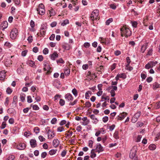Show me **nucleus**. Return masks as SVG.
<instances>
[{
    "mask_svg": "<svg viewBox=\"0 0 160 160\" xmlns=\"http://www.w3.org/2000/svg\"><path fill=\"white\" fill-rule=\"evenodd\" d=\"M121 33L122 36H125L126 38L130 36L132 34L130 30L125 26L121 28Z\"/></svg>",
    "mask_w": 160,
    "mask_h": 160,
    "instance_id": "nucleus-1",
    "label": "nucleus"
},
{
    "mask_svg": "<svg viewBox=\"0 0 160 160\" xmlns=\"http://www.w3.org/2000/svg\"><path fill=\"white\" fill-rule=\"evenodd\" d=\"M137 151V148L136 146H134L131 149L129 154V157L132 159V160H138L136 156Z\"/></svg>",
    "mask_w": 160,
    "mask_h": 160,
    "instance_id": "nucleus-2",
    "label": "nucleus"
},
{
    "mask_svg": "<svg viewBox=\"0 0 160 160\" xmlns=\"http://www.w3.org/2000/svg\"><path fill=\"white\" fill-rule=\"evenodd\" d=\"M90 18L91 19L92 21L99 20V11L97 9L93 10L91 15Z\"/></svg>",
    "mask_w": 160,
    "mask_h": 160,
    "instance_id": "nucleus-3",
    "label": "nucleus"
},
{
    "mask_svg": "<svg viewBox=\"0 0 160 160\" xmlns=\"http://www.w3.org/2000/svg\"><path fill=\"white\" fill-rule=\"evenodd\" d=\"M38 13L40 15H44L45 12V9L44 5L42 3L40 4L37 9Z\"/></svg>",
    "mask_w": 160,
    "mask_h": 160,
    "instance_id": "nucleus-4",
    "label": "nucleus"
},
{
    "mask_svg": "<svg viewBox=\"0 0 160 160\" xmlns=\"http://www.w3.org/2000/svg\"><path fill=\"white\" fill-rule=\"evenodd\" d=\"M18 30L16 28L12 29L10 33V37L12 39H15L18 35Z\"/></svg>",
    "mask_w": 160,
    "mask_h": 160,
    "instance_id": "nucleus-5",
    "label": "nucleus"
},
{
    "mask_svg": "<svg viewBox=\"0 0 160 160\" xmlns=\"http://www.w3.org/2000/svg\"><path fill=\"white\" fill-rule=\"evenodd\" d=\"M94 149L96 152H98V153L103 151V148L100 144H97L96 148Z\"/></svg>",
    "mask_w": 160,
    "mask_h": 160,
    "instance_id": "nucleus-6",
    "label": "nucleus"
},
{
    "mask_svg": "<svg viewBox=\"0 0 160 160\" xmlns=\"http://www.w3.org/2000/svg\"><path fill=\"white\" fill-rule=\"evenodd\" d=\"M47 29V27L44 26L42 25L40 30V34L42 36H43L45 35L46 30Z\"/></svg>",
    "mask_w": 160,
    "mask_h": 160,
    "instance_id": "nucleus-7",
    "label": "nucleus"
},
{
    "mask_svg": "<svg viewBox=\"0 0 160 160\" xmlns=\"http://www.w3.org/2000/svg\"><path fill=\"white\" fill-rule=\"evenodd\" d=\"M48 134V139H51L52 138L55 136V134L53 131L51 130H48L47 132Z\"/></svg>",
    "mask_w": 160,
    "mask_h": 160,
    "instance_id": "nucleus-8",
    "label": "nucleus"
},
{
    "mask_svg": "<svg viewBox=\"0 0 160 160\" xmlns=\"http://www.w3.org/2000/svg\"><path fill=\"white\" fill-rule=\"evenodd\" d=\"M8 22L7 21H4L2 23L0 27L2 28V30L4 31L5 29L8 27Z\"/></svg>",
    "mask_w": 160,
    "mask_h": 160,
    "instance_id": "nucleus-9",
    "label": "nucleus"
},
{
    "mask_svg": "<svg viewBox=\"0 0 160 160\" xmlns=\"http://www.w3.org/2000/svg\"><path fill=\"white\" fill-rule=\"evenodd\" d=\"M26 147V145L24 143H20L17 146V148L20 150H23Z\"/></svg>",
    "mask_w": 160,
    "mask_h": 160,
    "instance_id": "nucleus-10",
    "label": "nucleus"
},
{
    "mask_svg": "<svg viewBox=\"0 0 160 160\" xmlns=\"http://www.w3.org/2000/svg\"><path fill=\"white\" fill-rule=\"evenodd\" d=\"M58 54L56 52H54V53L50 55V58L52 60H54L55 59L58 57Z\"/></svg>",
    "mask_w": 160,
    "mask_h": 160,
    "instance_id": "nucleus-11",
    "label": "nucleus"
},
{
    "mask_svg": "<svg viewBox=\"0 0 160 160\" xmlns=\"http://www.w3.org/2000/svg\"><path fill=\"white\" fill-rule=\"evenodd\" d=\"M30 143L32 148H34L37 145L36 141L35 139H32L30 141Z\"/></svg>",
    "mask_w": 160,
    "mask_h": 160,
    "instance_id": "nucleus-12",
    "label": "nucleus"
},
{
    "mask_svg": "<svg viewBox=\"0 0 160 160\" xmlns=\"http://www.w3.org/2000/svg\"><path fill=\"white\" fill-rule=\"evenodd\" d=\"M62 47L63 48L67 50H69L72 48L71 46L67 43H65L62 45Z\"/></svg>",
    "mask_w": 160,
    "mask_h": 160,
    "instance_id": "nucleus-13",
    "label": "nucleus"
},
{
    "mask_svg": "<svg viewBox=\"0 0 160 160\" xmlns=\"http://www.w3.org/2000/svg\"><path fill=\"white\" fill-rule=\"evenodd\" d=\"M5 73L4 71H2L0 72V80H3L5 78Z\"/></svg>",
    "mask_w": 160,
    "mask_h": 160,
    "instance_id": "nucleus-14",
    "label": "nucleus"
},
{
    "mask_svg": "<svg viewBox=\"0 0 160 160\" xmlns=\"http://www.w3.org/2000/svg\"><path fill=\"white\" fill-rule=\"evenodd\" d=\"M52 143L53 146L54 147L56 148L58 146L59 143V142L58 139H54Z\"/></svg>",
    "mask_w": 160,
    "mask_h": 160,
    "instance_id": "nucleus-15",
    "label": "nucleus"
},
{
    "mask_svg": "<svg viewBox=\"0 0 160 160\" xmlns=\"http://www.w3.org/2000/svg\"><path fill=\"white\" fill-rule=\"evenodd\" d=\"M65 98L68 101L72 100L73 99L72 95L70 93H68L66 95Z\"/></svg>",
    "mask_w": 160,
    "mask_h": 160,
    "instance_id": "nucleus-16",
    "label": "nucleus"
},
{
    "mask_svg": "<svg viewBox=\"0 0 160 160\" xmlns=\"http://www.w3.org/2000/svg\"><path fill=\"white\" fill-rule=\"evenodd\" d=\"M90 118L94 121V122L96 123L98 122V120L97 118L95 117V116L94 114L91 115L90 116Z\"/></svg>",
    "mask_w": 160,
    "mask_h": 160,
    "instance_id": "nucleus-17",
    "label": "nucleus"
},
{
    "mask_svg": "<svg viewBox=\"0 0 160 160\" xmlns=\"http://www.w3.org/2000/svg\"><path fill=\"white\" fill-rule=\"evenodd\" d=\"M148 44L143 45L141 48V51L142 53H144L147 48Z\"/></svg>",
    "mask_w": 160,
    "mask_h": 160,
    "instance_id": "nucleus-18",
    "label": "nucleus"
},
{
    "mask_svg": "<svg viewBox=\"0 0 160 160\" xmlns=\"http://www.w3.org/2000/svg\"><path fill=\"white\" fill-rule=\"evenodd\" d=\"M64 74L66 76H68L70 73V70L69 68L67 67L64 71Z\"/></svg>",
    "mask_w": 160,
    "mask_h": 160,
    "instance_id": "nucleus-19",
    "label": "nucleus"
},
{
    "mask_svg": "<svg viewBox=\"0 0 160 160\" xmlns=\"http://www.w3.org/2000/svg\"><path fill=\"white\" fill-rule=\"evenodd\" d=\"M160 88V84L157 82H155L153 84V88L155 89Z\"/></svg>",
    "mask_w": 160,
    "mask_h": 160,
    "instance_id": "nucleus-20",
    "label": "nucleus"
},
{
    "mask_svg": "<svg viewBox=\"0 0 160 160\" xmlns=\"http://www.w3.org/2000/svg\"><path fill=\"white\" fill-rule=\"evenodd\" d=\"M94 151H95V149H92L91 151V155L90 156V157L91 158H94L96 157V154H95V152H94Z\"/></svg>",
    "mask_w": 160,
    "mask_h": 160,
    "instance_id": "nucleus-21",
    "label": "nucleus"
},
{
    "mask_svg": "<svg viewBox=\"0 0 160 160\" xmlns=\"http://www.w3.org/2000/svg\"><path fill=\"white\" fill-rule=\"evenodd\" d=\"M17 97L16 96H14L13 98V100L12 102V105L13 106H15L16 103H17Z\"/></svg>",
    "mask_w": 160,
    "mask_h": 160,
    "instance_id": "nucleus-22",
    "label": "nucleus"
},
{
    "mask_svg": "<svg viewBox=\"0 0 160 160\" xmlns=\"http://www.w3.org/2000/svg\"><path fill=\"white\" fill-rule=\"evenodd\" d=\"M153 66V63L152 62L148 63L145 65V67L146 69H149L150 68L152 67Z\"/></svg>",
    "mask_w": 160,
    "mask_h": 160,
    "instance_id": "nucleus-23",
    "label": "nucleus"
},
{
    "mask_svg": "<svg viewBox=\"0 0 160 160\" xmlns=\"http://www.w3.org/2000/svg\"><path fill=\"white\" fill-rule=\"evenodd\" d=\"M156 145L154 144H150L149 146V149L151 150H153L156 149Z\"/></svg>",
    "mask_w": 160,
    "mask_h": 160,
    "instance_id": "nucleus-24",
    "label": "nucleus"
},
{
    "mask_svg": "<svg viewBox=\"0 0 160 160\" xmlns=\"http://www.w3.org/2000/svg\"><path fill=\"white\" fill-rule=\"evenodd\" d=\"M127 115V113L125 112H123L121 113V120L123 119L126 117Z\"/></svg>",
    "mask_w": 160,
    "mask_h": 160,
    "instance_id": "nucleus-25",
    "label": "nucleus"
},
{
    "mask_svg": "<svg viewBox=\"0 0 160 160\" xmlns=\"http://www.w3.org/2000/svg\"><path fill=\"white\" fill-rule=\"evenodd\" d=\"M57 151V149L51 150L49 152V154L51 155H53L56 153Z\"/></svg>",
    "mask_w": 160,
    "mask_h": 160,
    "instance_id": "nucleus-26",
    "label": "nucleus"
},
{
    "mask_svg": "<svg viewBox=\"0 0 160 160\" xmlns=\"http://www.w3.org/2000/svg\"><path fill=\"white\" fill-rule=\"evenodd\" d=\"M72 92L75 97H76L78 96V92L77 90L75 88L72 90Z\"/></svg>",
    "mask_w": 160,
    "mask_h": 160,
    "instance_id": "nucleus-27",
    "label": "nucleus"
},
{
    "mask_svg": "<svg viewBox=\"0 0 160 160\" xmlns=\"http://www.w3.org/2000/svg\"><path fill=\"white\" fill-rule=\"evenodd\" d=\"M91 94V92L90 91H88L87 92L85 93V98L87 99H89L90 97L89 94Z\"/></svg>",
    "mask_w": 160,
    "mask_h": 160,
    "instance_id": "nucleus-28",
    "label": "nucleus"
},
{
    "mask_svg": "<svg viewBox=\"0 0 160 160\" xmlns=\"http://www.w3.org/2000/svg\"><path fill=\"white\" fill-rule=\"evenodd\" d=\"M6 92L7 94H10L12 92V90L10 88L8 87L7 88Z\"/></svg>",
    "mask_w": 160,
    "mask_h": 160,
    "instance_id": "nucleus-29",
    "label": "nucleus"
},
{
    "mask_svg": "<svg viewBox=\"0 0 160 160\" xmlns=\"http://www.w3.org/2000/svg\"><path fill=\"white\" fill-rule=\"evenodd\" d=\"M34 131L36 134H37L40 132V129L38 127H36L34 128Z\"/></svg>",
    "mask_w": 160,
    "mask_h": 160,
    "instance_id": "nucleus-30",
    "label": "nucleus"
},
{
    "mask_svg": "<svg viewBox=\"0 0 160 160\" xmlns=\"http://www.w3.org/2000/svg\"><path fill=\"white\" fill-rule=\"evenodd\" d=\"M125 69L129 71H131L133 69V68L132 67L130 66L129 64H128L126 67Z\"/></svg>",
    "mask_w": 160,
    "mask_h": 160,
    "instance_id": "nucleus-31",
    "label": "nucleus"
},
{
    "mask_svg": "<svg viewBox=\"0 0 160 160\" xmlns=\"http://www.w3.org/2000/svg\"><path fill=\"white\" fill-rule=\"evenodd\" d=\"M118 133H119L118 131H115L114 132V137L115 138L117 139L119 138Z\"/></svg>",
    "mask_w": 160,
    "mask_h": 160,
    "instance_id": "nucleus-32",
    "label": "nucleus"
},
{
    "mask_svg": "<svg viewBox=\"0 0 160 160\" xmlns=\"http://www.w3.org/2000/svg\"><path fill=\"white\" fill-rule=\"evenodd\" d=\"M25 94L23 93H22L21 94L20 97V98L21 100V101L22 102H23L24 100H25Z\"/></svg>",
    "mask_w": 160,
    "mask_h": 160,
    "instance_id": "nucleus-33",
    "label": "nucleus"
},
{
    "mask_svg": "<svg viewBox=\"0 0 160 160\" xmlns=\"http://www.w3.org/2000/svg\"><path fill=\"white\" fill-rule=\"evenodd\" d=\"M141 112L140 111L136 113L134 115L135 117L137 118L138 119L139 117L141 115Z\"/></svg>",
    "mask_w": 160,
    "mask_h": 160,
    "instance_id": "nucleus-34",
    "label": "nucleus"
},
{
    "mask_svg": "<svg viewBox=\"0 0 160 160\" xmlns=\"http://www.w3.org/2000/svg\"><path fill=\"white\" fill-rule=\"evenodd\" d=\"M112 21V18H110L107 20L106 22V24L107 25H108Z\"/></svg>",
    "mask_w": 160,
    "mask_h": 160,
    "instance_id": "nucleus-35",
    "label": "nucleus"
},
{
    "mask_svg": "<svg viewBox=\"0 0 160 160\" xmlns=\"http://www.w3.org/2000/svg\"><path fill=\"white\" fill-rule=\"evenodd\" d=\"M69 21L68 20H66L63 21V22L61 23V25L62 26H64L67 24L68 23Z\"/></svg>",
    "mask_w": 160,
    "mask_h": 160,
    "instance_id": "nucleus-36",
    "label": "nucleus"
},
{
    "mask_svg": "<svg viewBox=\"0 0 160 160\" xmlns=\"http://www.w3.org/2000/svg\"><path fill=\"white\" fill-rule=\"evenodd\" d=\"M138 119L133 116L132 118V122L133 123H135L138 121Z\"/></svg>",
    "mask_w": 160,
    "mask_h": 160,
    "instance_id": "nucleus-37",
    "label": "nucleus"
},
{
    "mask_svg": "<svg viewBox=\"0 0 160 160\" xmlns=\"http://www.w3.org/2000/svg\"><path fill=\"white\" fill-rule=\"evenodd\" d=\"M32 100L30 96H28L27 97V102H28L30 103L32 102Z\"/></svg>",
    "mask_w": 160,
    "mask_h": 160,
    "instance_id": "nucleus-38",
    "label": "nucleus"
},
{
    "mask_svg": "<svg viewBox=\"0 0 160 160\" xmlns=\"http://www.w3.org/2000/svg\"><path fill=\"white\" fill-rule=\"evenodd\" d=\"M39 140L41 142L45 141V139L42 136H40L38 137Z\"/></svg>",
    "mask_w": 160,
    "mask_h": 160,
    "instance_id": "nucleus-39",
    "label": "nucleus"
},
{
    "mask_svg": "<svg viewBox=\"0 0 160 160\" xmlns=\"http://www.w3.org/2000/svg\"><path fill=\"white\" fill-rule=\"evenodd\" d=\"M59 104L61 106H63L65 104V101L62 99H60L59 101Z\"/></svg>",
    "mask_w": 160,
    "mask_h": 160,
    "instance_id": "nucleus-40",
    "label": "nucleus"
},
{
    "mask_svg": "<svg viewBox=\"0 0 160 160\" xmlns=\"http://www.w3.org/2000/svg\"><path fill=\"white\" fill-rule=\"evenodd\" d=\"M91 104L89 102H87L85 103V107L87 108H89L91 106Z\"/></svg>",
    "mask_w": 160,
    "mask_h": 160,
    "instance_id": "nucleus-41",
    "label": "nucleus"
},
{
    "mask_svg": "<svg viewBox=\"0 0 160 160\" xmlns=\"http://www.w3.org/2000/svg\"><path fill=\"white\" fill-rule=\"evenodd\" d=\"M29 65L30 66L32 67H34L35 66V64L34 62L32 61H30L28 62Z\"/></svg>",
    "mask_w": 160,
    "mask_h": 160,
    "instance_id": "nucleus-42",
    "label": "nucleus"
},
{
    "mask_svg": "<svg viewBox=\"0 0 160 160\" xmlns=\"http://www.w3.org/2000/svg\"><path fill=\"white\" fill-rule=\"evenodd\" d=\"M98 131L100 132V134H104L105 132V130L103 128H101Z\"/></svg>",
    "mask_w": 160,
    "mask_h": 160,
    "instance_id": "nucleus-43",
    "label": "nucleus"
},
{
    "mask_svg": "<svg viewBox=\"0 0 160 160\" xmlns=\"http://www.w3.org/2000/svg\"><path fill=\"white\" fill-rule=\"evenodd\" d=\"M64 130V129L62 127H60L57 128V131L59 132H61Z\"/></svg>",
    "mask_w": 160,
    "mask_h": 160,
    "instance_id": "nucleus-44",
    "label": "nucleus"
},
{
    "mask_svg": "<svg viewBox=\"0 0 160 160\" xmlns=\"http://www.w3.org/2000/svg\"><path fill=\"white\" fill-rule=\"evenodd\" d=\"M43 52L44 54L46 55L48 53V50L47 48H45L44 49L43 51Z\"/></svg>",
    "mask_w": 160,
    "mask_h": 160,
    "instance_id": "nucleus-45",
    "label": "nucleus"
},
{
    "mask_svg": "<svg viewBox=\"0 0 160 160\" xmlns=\"http://www.w3.org/2000/svg\"><path fill=\"white\" fill-rule=\"evenodd\" d=\"M108 120V118L107 116L104 117L102 118V121L104 122H107Z\"/></svg>",
    "mask_w": 160,
    "mask_h": 160,
    "instance_id": "nucleus-46",
    "label": "nucleus"
},
{
    "mask_svg": "<svg viewBox=\"0 0 160 160\" xmlns=\"http://www.w3.org/2000/svg\"><path fill=\"white\" fill-rule=\"evenodd\" d=\"M49 13H50V17H51L52 16H54L55 14V12L52 10H50L49 11Z\"/></svg>",
    "mask_w": 160,
    "mask_h": 160,
    "instance_id": "nucleus-47",
    "label": "nucleus"
},
{
    "mask_svg": "<svg viewBox=\"0 0 160 160\" xmlns=\"http://www.w3.org/2000/svg\"><path fill=\"white\" fill-rule=\"evenodd\" d=\"M6 126V124L5 122H3L2 123L0 128L2 129H3L5 128Z\"/></svg>",
    "mask_w": 160,
    "mask_h": 160,
    "instance_id": "nucleus-48",
    "label": "nucleus"
},
{
    "mask_svg": "<svg viewBox=\"0 0 160 160\" xmlns=\"http://www.w3.org/2000/svg\"><path fill=\"white\" fill-rule=\"evenodd\" d=\"M57 121V119L55 118H53L51 121V123L52 124H55Z\"/></svg>",
    "mask_w": 160,
    "mask_h": 160,
    "instance_id": "nucleus-49",
    "label": "nucleus"
},
{
    "mask_svg": "<svg viewBox=\"0 0 160 160\" xmlns=\"http://www.w3.org/2000/svg\"><path fill=\"white\" fill-rule=\"evenodd\" d=\"M32 37L31 36H29L27 39L29 43H31L32 42Z\"/></svg>",
    "mask_w": 160,
    "mask_h": 160,
    "instance_id": "nucleus-50",
    "label": "nucleus"
},
{
    "mask_svg": "<svg viewBox=\"0 0 160 160\" xmlns=\"http://www.w3.org/2000/svg\"><path fill=\"white\" fill-rule=\"evenodd\" d=\"M132 26L134 28H136L138 24V23L136 22H132Z\"/></svg>",
    "mask_w": 160,
    "mask_h": 160,
    "instance_id": "nucleus-51",
    "label": "nucleus"
},
{
    "mask_svg": "<svg viewBox=\"0 0 160 160\" xmlns=\"http://www.w3.org/2000/svg\"><path fill=\"white\" fill-rule=\"evenodd\" d=\"M126 78V75L125 73H121V78L124 79Z\"/></svg>",
    "mask_w": 160,
    "mask_h": 160,
    "instance_id": "nucleus-52",
    "label": "nucleus"
},
{
    "mask_svg": "<svg viewBox=\"0 0 160 160\" xmlns=\"http://www.w3.org/2000/svg\"><path fill=\"white\" fill-rule=\"evenodd\" d=\"M67 153V152L65 150H63L61 153V155L62 157H64L65 156Z\"/></svg>",
    "mask_w": 160,
    "mask_h": 160,
    "instance_id": "nucleus-53",
    "label": "nucleus"
},
{
    "mask_svg": "<svg viewBox=\"0 0 160 160\" xmlns=\"http://www.w3.org/2000/svg\"><path fill=\"white\" fill-rule=\"evenodd\" d=\"M93 143V142L92 140H89L88 142V146L91 148H92V144Z\"/></svg>",
    "mask_w": 160,
    "mask_h": 160,
    "instance_id": "nucleus-54",
    "label": "nucleus"
},
{
    "mask_svg": "<svg viewBox=\"0 0 160 160\" xmlns=\"http://www.w3.org/2000/svg\"><path fill=\"white\" fill-rule=\"evenodd\" d=\"M9 102V98L8 97H7L6 98L5 102L4 103L5 105L6 106H7Z\"/></svg>",
    "mask_w": 160,
    "mask_h": 160,
    "instance_id": "nucleus-55",
    "label": "nucleus"
},
{
    "mask_svg": "<svg viewBox=\"0 0 160 160\" xmlns=\"http://www.w3.org/2000/svg\"><path fill=\"white\" fill-rule=\"evenodd\" d=\"M43 59V58L42 55H39L38 57V59L40 61H42Z\"/></svg>",
    "mask_w": 160,
    "mask_h": 160,
    "instance_id": "nucleus-56",
    "label": "nucleus"
},
{
    "mask_svg": "<svg viewBox=\"0 0 160 160\" xmlns=\"http://www.w3.org/2000/svg\"><path fill=\"white\" fill-rule=\"evenodd\" d=\"M47 153L46 152H42L41 154V157L42 158H44L46 156Z\"/></svg>",
    "mask_w": 160,
    "mask_h": 160,
    "instance_id": "nucleus-57",
    "label": "nucleus"
},
{
    "mask_svg": "<svg viewBox=\"0 0 160 160\" xmlns=\"http://www.w3.org/2000/svg\"><path fill=\"white\" fill-rule=\"evenodd\" d=\"M89 122V121H83V122H81L82 124L84 126H86L87 125Z\"/></svg>",
    "mask_w": 160,
    "mask_h": 160,
    "instance_id": "nucleus-58",
    "label": "nucleus"
},
{
    "mask_svg": "<svg viewBox=\"0 0 160 160\" xmlns=\"http://www.w3.org/2000/svg\"><path fill=\"white\" fill-rule=\"evenodd\" d=\"M78 100L76 99L73 102H70L69 104V105L73 106L77 102Z\"/></svg>",
    "mask_w": 160,
    "mask_h": 160,
    "instance_id": "nucleus-59",
    "label": "nucleus"
},
{
    "mask_svg": "<svg viewBox=\"0 0 160 160\" xmlns=\"http://www.w3.org/2000/svg\"><path fill=\"white\" fill-rule=\"evenodd\" d=\"M152 78L151 77H148L146 79L147 81L149 83L151 82L152 81Z\"/></svg>",
    "mask_w": 160,
    "mask_h": 160,
    "instance_id": "nucleus-60",
    "label": "nucleus"
},
{
    "mask_svg": "<svg viewBox=\"0 0 160 160\" xmlns=\"http://www.w3.org/2000/svg\"><path fill=\"white\" fill-rule=\"evenodd\" d=\"M32 108L33 109L35 110H38L39 109V108L37 105H34L33 106Z\"/></svg>",
    "mask_w": 160,
    "mask_h": 160,
    "instance_id": "nucleus-61",
    "label": "nucleus"
},
{
    "mask_svg": "<svg viewBox=\"0 0 160 160\" xmlns=\"http://www.w3.org/2000/svg\"><path fill=\"white\" fill-rule=\"evenodd\" d=\"M55 37V35L54 34H52L51 36L49 37V39L51 40H54Z\"/></svg>",
    "mask_w": 160,
    "mask_h": 160,
    "instance_id": "nucleus-62",
    "label": "nucleus"
},
{
    "mask_svg": "<svg viewBox=\"0 0 160 160\" xmlns=\"http://www.w3.org/2000/svg\"><path fill=\"white\" fill-rule=\"evenodd\" d=\"M110 7L111 8L113 9H115L116 8V6L114 4H110Z\"/></svg>",
    "mask_w": 160,
    "mask_h": 160,
    "instance_id": "nucleus-63",
    "label": "nucleus"
},
{
    "mask_svg": "<svg viewBox=\"0 0 160 160\" xmlns=\"http://www.w3.org/2000/svg\"><path fill=\"white\" fill-rule=\"evenodd\" d=\"M14 156L13 155L9 156L8 159V160H13L14 159Z\"/></svg>",
    "mask_w": 160,
    "mask_h": 160,
    "instance_id": "nucleus-64",
    "label": "nucleus"
}]
</instances>
